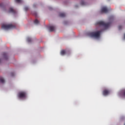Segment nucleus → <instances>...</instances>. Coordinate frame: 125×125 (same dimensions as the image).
<instances>
[{"label":"nucleus","mask_w":125,"mask_h":125,"mask_svg":"<svg viewBox=\"0 0 125 125\" xmlns=\"http://www.w3.org/2000/svg\"><path fill=\"white\" fill-rule=\"evenodd\" d=\"M101 34V31H98L97 32H90L87 33L89 37L91 38H95V39H98L100 38V34Z\"/></svg>","instance_id":"nucleus-1"},{"label":"nucleus","mask_w":125,"mask_h":125,"mask_svg":"<svg viewBox=\"0 0 125 125\" xmlns=\"http://www.w3.org/2000/svg\"><path fill=\"white\" fill-rule=\"evenodd\" d=\"M97 24L100 25V26H102L104 29H108L110 27V25H111V22L105 23L103 21H100L98 22Z\"/></svg>","instance_id":"nucleus-2"},{"label":"nucleus","mask_w":125,"mask_h":125,"mask_svg":"<svg viewBox=\"0 0 125 125\" xmlns=\"http://www.w3.org/2000/svg\"><path fill=\"white\" fill-rule=\"evenodd\" d=\"M14 28H15V26L12 24H2L1 26V28L4 29V30H9V29H14Z\"/></svg>","instance_id":"nucleus-3"},{"label":"nucleus","mask_w":125,"mask_h":125,"mask_svg":"<svg viewBox=\"0 0 125 125\" xmlns=\"http://www.w3.org/2000/svg\"><path fill=\"white\" fill-rule=\"evenodd\" d=\"M18 97L20 98H26L27 97V93L24 91L20 92L18 94Z\"/></svg>","instance_id":"nucleus-4"},{"label":"nucleus","mask_w":125,"mask_h":125,"mask_svg":"<svg viewBox=\"0 0 125 125\" xmlns=\"http://www.w3.org/2000/svg\"><path fill=\"white\" fill-rule=\"evenodd\" d=\"M101 11L102 13H107L108 11H109V10H108V9L107 8V7H103L101 10Z\"/></svg>","instance_id":"nucleus-5"},{"label":"nucleus","mask_w":125,"mask_h":125,"mask_svg":"<svg viewBox=\"0 0 125 125\" xmlns=\"http://www.w3.org/2000/svg\"><path fill=\"white\" fill-rule=\"evenodd\" d=\"M110 93V91L107 89H104L103 92V94L104 96H106V95H108Z\"/></svg>","instance_id":"nucleus-6"},{"label":"nucleus","mask_w":125,"mask_h":125,"mask_svg":"<svg viewBox=\"0 0 125 125\" xmlns=\"http://www.w3.org/2000/svg\"><path fill=\"white\" fill-rule=\"evenodd\" d=\"M49 30V32H54L55 31V26H50L48 27Z\"/></svg>","instance_id":"nucleus-7"},{"label":"nucleus","mask_w":125,"mask_h":125,"mask_svg":"<svg viewBox=\"0 0 125 125\" xmlns=\"http://www.w3.org/2000/svg\"><path fill=\"white\" fill-rule=\"evenodd\" d=\"M9 12H11L12 13H15L16 12V11H15V10H14V9H13V8L11 7L9 8Z\"/></svg>","instance_id":"nucleus-8"},{"label":"nucleus","mask_w":125,"mask_h":125,"mask_svg":"<svg viewBox=\"0 0 125 125\" xmlns=\"http://www.w3.org/2000/svg\"><path fill=\"white\" fill-rule=\"evenodd\" d=\"M60 17H65L66 16V14L64 13H61L59 14Z\"/></svg>","instance_id":"nucleus-9"},{"label":"nucleus","mask_w":125,"mask_h":125,"mask_svg":"<svg viewBox=\"0 0 125 125\" xmlns=\"http://www.w3.org/2000/svg\"><path fill=\"white\" fill-rule=\"evenodd\" d=\"M3 57H4V58L7 60V54H6V53L4 52L3 53Z\"/></svg>","instance_id":"nucleus-10"},{"label":"nucleus","mask_w":125,"mask_h":125,"mask_svg":"<svg viewBox=\"0 0 125 125\" xmlns=\"http://www.w3.org/2000/svg\"><path fill=\"white\" fill-rule=\"evenodd\" d=\"M61 54L62 55V56H64L65 55V54H66V51L64 50H62L61 51Z\"/></svg>","instance_id":"nucleus-11"},{"label":"nucleus","mask_w":125,"mask_h":125,"mask_svg":"<svg viewBox=\"0 0 125 125\" xmlns=\"http://www.w3.org/2000/svg\"><path fill=\"white\" fill-rule=\"evenodd\" d=\"M4 79H3L2 77H0V82H1V83H4Z\"/></svg>","instance_id":"nucleus-12"},{"label":"nucleus","mask_w":125,"mask_h":125,"mask_svg":"<svg viewBox=\"0 0 125 125\" xmlns=\"http://www.w3.org/2000/svg\"><path fill=\"white\" fill-rule=\"evenodd\" d=\"M114 16H111L109 17V21H113L114 20Z\"/></svg>","instance_id":"nucleus-13"},{"label":"nucleus","mask_w":125,"mask_h":125,"mask_svg":"<svg viewBox=\"0 0 125 125\" xmlns=\"http://www.w3.org/2000/svg\"><path fill=\"white\" fill-rule=\"evenodd\" d=\"M27 42H32V39H31V38L28 37L27 38Z\"/></svg>","instance_id":"nucleus-14"},{"label":"nucleus","mask_w":125,"mask_h":125,"mask_svg":"<svg viewBox=\"0 0 125 125\" xmlns=\"http://www.w3.org/2000/svg\"><path fill=\"white\" fill-rule=\"evenodd\" d=\"M81 5H85V2L84 1H81Z\"/></svg>","instance_id":"nucleus-15"},{"label":"nucleus","mask_w":125,"mask_h":125,"mask_svg":"<svg viewBox=\"0 0 125 125\" xmlns=\"http://www.w3.org/2000/svg\"><path fill=\"white\" fill-rule=\"evenodd\" d=\"M35 24H39L40 23V21L38 20H35L34 21Z\"/></svg>","instance_id":"nucleus-16"},{"label":"nucleus","mask_w":125,"mask_h":125,"mask_svg":"<svg viewBox=\"0 0 125 125\" xmlns=\"http://www.w3.org/2000/svg\"><path fill=\"white\" fill-rule=\"evenodd\" d=\"M15 1L18 3H20V2H21V0H15Z\"/></svg>","instance_id":"nucleus-17"},{"label":"nucleus","mask_w":125,"mask_h":125,"mask_svg":"<svg viewBox=\"0 0 125 125\" xmlns=\"http://www.w3.org/2000/svg\"><path fill=\"white\" fill-rule=\"evenodd\" d=\"M24 10H25V11H27V10H29V8L28 7H25L24 8Z\"/></svg>","instance_id":"nucleus-18"},{"label":"nucleus","mask_w":125,"mask_h":125,"mask_svg":"<svg viewBox=\"0 0 125 125\" xmlns=\"http://www.w3.org/2000/svg\"><path fill=\"white\" fill-rule=\"evenodd\" d=\"M118 28H119V30H121V29H122V26H121V25L119 26Z\"/></svg>","instance_id":"nucleus-19"},{"label":"nucleus","mask_w":125,"mask_h":125,"mask_svg":"<svg viewBox=\"0 0 125 125\" xmlns=\"http://www.w3.org/2000/svg\"><path fill=\"white\" fill-rule=\"evenodd\" d=\"M2 6H3L2 3L0 4V7H2Z\"/></svg>","instance_id":"nucleus-20"},{"label":"nucleus","mask_w":125,"mask_h":125,"mask_svg":"<svg viewBox=\"0 0 125 125\" xmlns=\"http://www.w3.org/2000/svg\"><path fill=\"white\" fill-rule=\"evenodd\" d=\"M37 6V4H33V7H36Z\"/></svg>","instance_id":"nucleus-21"},{"label":"nucleus","mask_w":125,"mask_h":125,"mask_svg":"<svg viewBox=\"0 0 125 125\" xmlns=\"http://www.w3.org/2000/svg\"><path fill=\"white\" fill-rule=\"evenodd\" d=\"M11 75L12 77H13V76H14V74L13 73H11Z\"/></svg>","instance_id":"nucleus-22"},{"label":"nucleus","mask_w":125,"mask_h":125,"mask_svg":"<svg viewBox=\"0 0 125 125\" xmlns=\"http://www.w3.org/2000/svg\"><path fill=\"white\" fill-rule=\"evenodd\" d=\"M123 96H125V90L124 91V92H123Z\"/></svg>","instance_id":"nucleus-23"},{"label":"nucleus","mask_w":125,"mask_h":125,"mask_svg":"<svg viewBox=\"0 0 125 125\" xmlns=\"http://www.w3.org/2000/svg\"><path fill=\"white\" fill-rule=\"evenodd\" d=\"M49 9H50V10H51V9H52V8L49 7Z\"/></svg>","instance_id":"nucleus-24"},{"label":"nucleus","mask_w":125,"mask_h":125,"mask_svg":"<svg viewBox=\"0 0 125 125\" xmlns=\"http://www.w3.org/2000/svg\"><path fill=\"white\" fill-rule=\"evenodd\" d=\"M124 40H125V34H124Z\"/></svg>","instance_id":"nucleus-25"},{"label":"nucleus","mask_w":125,"mask_h":125,"mask_svg":"<svg viewBox=\"0 0 125 125\" xmlns=\"http://www.w3.org/2000/svg\"><path fill=\"white\" fill-rule=\"evenodd\" d=\"M1 62V59H0V63Z\"/></svg>","instance_id":"nucleus-26"}]
</instances>
